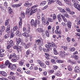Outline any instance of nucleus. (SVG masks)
Returning a JSON list of instances; mask_svg holds the SVG:
<instances>
[{"mask_svg":"<svg viewBox=\"0 0 80 80\" xmlns=\"http://www.w3.org/2000/svg\"><path fill=\"white\" fill-rule=\"evenodd\" d=\"M37 62L38 63H39V64L41 67H42V68H45L46 67V65H45V64L43 63L42 61L40 60H38Z\"/></svg>","mask_w":80,"mask_h":80,"instance_id":"7","label":"nucleus"},{"mask_svg":"<svg viewBox=\"0 0 80 80\" xmlns=\"http://www.w3.org/2000/svg\"><path fill=\"white\" fill-rule=\"evenodd\" d=\"M48 22H53V19L50 18H48Z\"/></svg>","mask_w":80,"mask_h":80,"instance_id":"38","label":"nucleus"},{"mask_svg":"<svg viewBox=\"0 0 80 80\" xmlns=\"http://www.w3.org/2000/svg\"><path fill=\"white\" fill-rule=\"evenodd\" d=\"M53 20H55L57 18V16H56V15L55 14H54L53 15L52 17Z\"/></svg>","mask_w":80,"mask_h":80,"instance_id":"49","label":"nucleus"},{"mask_svg":"<svg viewBox=\"0 0 80 80\" xmlns=\"http://www.w3.org/2000/svg\"><path fill=\"white\" fill-rule=\"evenodd\" d=\"M57 17L59 22H60L62 21V18H61V17L59 16H58Z\"/></svg>","mask_w":80,"mask_h":80,"instance_id":"42","label":"nucleus"},{"mask_svg":"<svg viewBox=\"0 0 80 80\" xmlns=\"http://www.w3.org/2000/svg\"><path fill=\"white\" fill-rule=\"evenodd\" d=\"M74 71L76 73H79L80 72V69L77 66H76L74 68Z\"/></svg>","mask_w":80,"mask_h":80,"instance_id":"16","label":"nucleus"},{"mask_svg":"<svg viewBox=\"0 0 80 80\" xmlns=\"http://www.w3.org/2000/svg\"><path fill=\"white\" fill-rule=\"evenodd\" d=\"M19 19L20 21L19 22V28H22V18L21 17H20Z\"/></svg>","mask_w":80,"mask_h":80,"instance_id":"17","label":"nucleus"},{"mask_svg":"<svg viewBox=\"0 0 80 80\" xmlns=\"http://www.w3.org/2000/svg\"><path fill=\"white\" fill-rule=\"evenodd\" d=\"M14 74H15L14 72H11L10 74V76L8 77V79L11 80H15V77L13 75Z\"/></svg>","mask_w":80,"mask_h":80,"instance_id":"4","label":"nucleus"},{"mask_svg":"<svg viewBox=\"0 0 80 80\" xmlns=\"http://www.w3.org/2000/svg\"><path fill=\"white\" fill-rule=\"evenodd\" d=\"M16 67H17V66H16V65H11L9 66V67L8 68H9L11 70H15L16 68Z\"/></svg>","mask_w":80,"mask_h":80,"instance_id":"15","label":"nucleus"},{"mask_svg":"<svg viewBox=\"0 0 80 80\" xmlns=\"http://www.w3.org/2000/svg\"><path fill=\"white\" fill-rule=\"evenodd\" d=\"M66 10L67 12H70V10L69 8L68 7H66Z\"/></svg>","mask_w":80,"mask_h":80,"instance_id":"61","label":"nucleus"},{"mask_svg":"<svg viewBox=\"0 0 80 80\" xmlns=\"http://www.w3.org/2000/svg\"><path fill=\"white\" fill-rule=\"evenodd\" d=\"M23 31L24 33L27 32V29H26V28L23 27Z\"/></svg>","mask_w":80,"mask_h":80,"instance_id":"55","label":"nucleus"},{"mask_svg":"<svg viewBox=\"0 0 80 80\" xmlns=\"http://www.w3.org/2000/svg\"><path fill=\"white\" fill-rule=\"evenodd\" d=\"M6 67V65L5 64H3L2 65H0V68H5Z\"/></svg>","mask_w":80,"mask_h":80,"instance_id":"40","label":"nucleus"},{"mask_svg":"<svg viewBox=\"0 0 80 80\" xmlns=\"http://www.w3.org/2000/svg\"><path fill=\"white\" fill-rule=\"evenodd\" d=\"M21 38H19L18 39L16 38V44L17 45H18L19 44H20V43L21 42Z\"/></svg>","mask_w":80,"mask_h":80,"instance_id":"20","label":"nucleus"},{"mask_svg":"<svg viewBox=\"0 0 80 80\" xmlns=\"http://www.w3.org/2000/svg\"><path fill=\"white\" fill-rule=\"evenodd\" d=\"M59 26H58L56 27V30L55 31V33H56V34H60L61 33V32L60 31H58V29H59Z\"/></svg>","mask_w":80,"mask_h":80,"instance_id":"12","label":"nucleus"},{"mask_svg":"<svg viewBox=\"0 0 80 80\" xmlns=\"http://www.w3.org/2000/svg\"><path fill=\"white\" fill-rule=\"evenodd\" d=\"M36 31L39 33H42L44 31L42 28H38L36 29Z\"/></svg>","mask_w":80,"mask_h":80,"instance_id":"19","label":"nucleus"},{"mask_svg":"<svg viewBox=\"0 0 80 80\" xmlns=\"http://www.w3.org/2000/svg\"><path fill=\"white\" fill-rule=\"evenodd\" d=\"M27 32L28 33H30V28H28L27 30Z\"/></svg>","mask_w":80,"mask_h":80,"instance_id":"64","label":"nucleus"},{"mask_svg":"<svg viewBox=\"0 0 80 80\" xmlns=\"http://www.w3.org/2000/svg\"><path fill=\"white\" fill-rule=\"evenodd\" d=\"M61 48H63L64 50H67V48L66 47L62 46L61 47Z\"/></svg>","mask_w":80,"mask_h":80,"instance_id":"48","label":"nucleus"},{"mask_svg":"<svg viewBox=\"0 0 80 80\" xmlns=\"http://www.w3.org/2000/svg\"><path fill=\"white\" fill-rule=\"evenodd\" d=\"M21 48V47L19 46H17V50H20L21 51L22 50V49H20Z\"/></svg>","mask_w":80,"mask_h":80,"instance_id":"52","label":"nucleus"},{"mask_svg":"<svg viewBox=\"0 0 80 80\" xmlns=\"http://www.w3.org/2000/svg\"><path fill=\"white\" fill-rule=\"evenodd\" d=\"M68 27L69 28H71L72 26V23L70 22V21H68Z\"/></svg>","mask_w":80,"mask_h":80,"instance_id":"28","label":"nucleus"},{"mask_svg":"<svg viewBox=\"0 0 80 80\" xmlns=\"http://www.w3.org/2000/svg\"><path fill=\"white\" fill-rule=\"evenodd\" d=\"M0 75H1L3 77H7V73L4 71H0Z\"/></svg>","mask_w":80,"mask_h":80,"instance_id":"10","label":"nucleus"},{"mask_svg":"<svg viewBox=\"0 0 80 80\" xmlns=\"http://www.w3.org/2000/svg\"><path fill=\"white\" fill-rule=\"evenodd\" d=\"M37 46L36 45H34V48H33V49L34 50L36 51L37 50Z\"/></svg>","mask_w":80,"mask_h":80,"instance_id":"59","label":"nucleus"},{"mask_svg":"<svg viewBox=\"0 0 80 80\" xmlns=\"http://www.w3.org/2000/svg\"><path fill=\"white\" fill-rule=\"evenodd\" d=\"M66 2V4H67L69 6H72V3L70 2V0H63Z\"/></svg>","mask_w":80,"mask_h":80,"instance_id":"14","label":"nucleus"},{"mask_svg":"<svg viewBox=\"0 0 80 80\" xmlns=\"http://www.w3.org/2000/svg\"><path fill=\"white\" fill-rule=\"evenodd\" d=\"M55 2L57 3L59 5H62V2L58 0H56L55 1Z\"/></svg>","mask_w":80,"mask_h":80,"instance_id":"27","label":"nucleus"},{"mask_svg":"<svg viewBox=\"0 0 80 80\" xmlns=\"http://www.w3.org/2000/svg\"><path fill=\"white\" fill-rule=\"evenodd\" d=\"M65 17H67V18H69V15L67 13H65L64 14Z\"/></svg>","mask_w":80,"mask_h":80,"instance_id":"58","label":"nucleus"},{"mask_svg":"<svg viewBox=\"0 0 80 80\" xmlns=\"http://www.w3.org/2000/svg\"><path fill=\"white\" fill-rule=\"evenodd\" d=\"M4 6H5V7H7V6H8V3H7V2H5L4 4Z\"/></svg>","mask_w":80,"mask_h":80,"instance_id":"63","label":"nucleus"},{"mask_svg":"<svg viewBox=\"0 0 80 80\" xmlns=\"http://www.w3.org/2000/svg\"><path fill=\"white\" fill-rule=\"evenodd\" d=\"M46 3H47V2L45 1H43L41 2V4H40V6H43V5H45V4H46Z\"/></svg>","mask_w":80,"mask_h":80,"instance_id":"30","label":"nucleus"},{"mask_svg":"<svg viewBox=\"0 0 80 80\" xmlns=\"http://www.w3.org/2000/svg\"><path fill=\"white\" fill-rule=\"evenodd\" d=\"M8 12L10 13H11L12 12V9L10 8H8Z\"/></svg>","mask_w":80,"mask_h":80,"instance_id":"46","label":"nucleus"},{"mask_svg":"<svg viewBox=\"0 0 80 80\" xmlns=\"http://www.w3.org/2000/svg\"><path fill=\"white\" fill-rule=\"evenodd\" d=\"M65 52L64 51H61L60 56L62 57H64L65 55Z\"/></svg>","mask_w":80,"mask_h":80,"instance_id":"24","label":"nucleus"},{"mask_svg":"<svg viewBox=\"0 0 80 80\" xmlns=\"http://www.w3.org/2000/svg\"><path fill=\"white\" fill-rule=\"evenodd\" d=\"M22 36L25 37L26 38H28L30 37V34L27 32L22 33Z\"/></svg>","mask_w":80,"mask_h":80,"instance_id":"13","label":"nucleus"},{"mask_svg":"<svg viewBox=\"0 0 80 80\" xmlns=\"http://www.w3.org/2000/svg\"><path fill=\"white\" fill-rule=\"evenodd\" d=\"M12 62H17V59H16V58H12Z\"/></svg>","mask_w":80,"mask_h":80,"instance_id":"44","label":"nucleus"},{"mask_svg":"<svg viewBox=\"0 0 80 80\" xmlns=\"http://www.w3.org/2000/svg\"><path fill=\"white\" fill-rule=\"evenodd\" d=\"M14 35H15L14 32H11V35L10 36V38H13L14 37Z\"/></svg>","mask_w":80,"mask_h":80,"instance_id":"39","label":"nucleus"},{"mask_svg":"<svg viewBox=\"0 0 80 80\" xmlns=\"http://www.w3.org/2000/svg\"><path fill=\"white\" fill-rule=\"evenodd\" d=\"M62 75L60 72H58L56 73V75L58 76V77H61Z\"/></svg>","mask_w":80,"mask_h":80,"instance_id":"29","label":"nucleus"},{"mask_svg":"<svg viewBox=\"0 0 80 80\" xmlns=\"http://www.w3.org/2000/svg\"><path fill=\"white\" fill-rule=\"evenodd\" d=\"M58 15L60 17H62V19H63V18H65V15H62V14L61 13H59L58 14Z\"/></svg>","mask_w":80,"mask_h":80,"instance_id":"37","label":"nucleus"},{"mask_svg":"<svg viewBox=\"0 0 80 80\" xmlns=\"http://www.w3.org/2000/svg\"><path fill=\"white\" fill-rule=\"evenodd\" d=\"M69 50L70 52H74L75 50V48L73 47L70 48H69Z\"/></svg>","mask_w":80,"mask_h":80,"instance_id":"33","label":"nucleus"},{"mask_svg":"<svg viewBox=\"0 0 80 80\" xmlns=\"http://www.w3.org/2000/svg\"><path fill=\"white\" fill-rule=\"evenodd\" d=\"M49 73H54V70H50L49 71Z\"/></svg>","mask_w":80,"mask_h":80,"instance_id":"57","label":"nucleus"},{"mask_svg":"<svg viewBox=\"0 0 80 80\" xmlns=\"http://www.w3.org/2000/svg\"><path fill=\"white\" fill-rule=\"evenodd\" d=\"M24 64V61H23V60H22L20 61L19 63V65H21V66H22V65H23Z\"/></svg>","mask_w":80,"mask_h":80,"instance_id":"34","label":"nucleus"},{"mask_svg":"<svg viewBox=\"0 0 80 80\" xmlns=\"http://www.w3.org/2000/svg\"><path fill=\"white\" fill-rule=\"evenodd\" d=\"M68 70L69 71H72V68H71V66H68Z\"/></svg>","mask_w":80,"mask_h":80,"instance_id":"45","label":"nucleus"},{"mask_svg":"<svg viewBox=\"0 0 80 80\" xmlns=\"http://www.w3.org/2000/svg\"><path fill=\"white\" fill-rule=\"evenodd\" d=\"M42 20L43 25H46V20L44 18V14H42Z\"/></svg>","mask_w":80,"mask_h":80,"instance_id":"8","label":"nucleus"},{"mask_svg":"<svg viewBox=\"0 0 80 80\" xmlns=\"http://www.w3.org/2000/svg\"><path fill=\"white\" fill-rule=\"evenodd\" d=\"M48 5H50V4H51V3H52L55 2V1L53 0H48Z\"/></svg>","mask_w":80,"mask_h":80,"instance_id":"35","label":"nucleus"},{"mask_svg":"<svg viewBox=\"0 0 80 80\" xmlns=\"http://www.w3.org/2000/svg\"><path fill=\"white\" fill-rule=\"evenodd\" d=\"M37 20L36 19L34 22V20L32 19L31 21V24L32 27L34 26L35 27L37 26Z\"/></svg>","mask_w":80,"mask_h":80,"instance_id":"6","label":"nucleus"},{"mask_svg":"<svg viewBox=\"0 0 80 80\" xmlns=\"http://www.w3.org/2000/svg\"><path fill=\"white\" fill-rule=\"evenodd\" d=\"M37 7H38V5H36L32 7L31 10H30V8L28 7L26 10V15L28 14V15H33V14L37 12V8H35Z\"/></svg>","mask_w":80,"mask_h":80,"instance_id":"2","label":"nucleus"},{"mask_svg":"<svg viewBox=\"0 0 80 80\" xmlns=\"http://www.w3.org/2000/svg\"><path fill=\"white\" fill-rule=\"evenodd\" d=\"M48 7V5H47L46 6H45L43 8H42V10H45V9L47 8Z\"/></svg>","mask_w":80,"mask_h":80,"instance_id":"62","label":"nucleus"},{"mask_svg":"<svg viewBox=\"0 0 80 80\" xmlns=\"http://www.w3.org/2000/svg\"><path fill=\"white\" fill-rule=\"evenodd\" d=\"M30 53H31V51H30V50H28L26 52V55H28L30 54Z\"/></svg>","mask_w":80,"mask_h":80,"instance_id":"41","label":"nucleus"},{"mask_svg":"<svg viewBox=\"0 0 80 80\" xmlns=\"http://www.w3.org/2000/svg\"><path fill=\"white\" fill-rule=\"evenodd\" d=\"M5 65H6V67L8 66V68L10 67V66L12 65V63L10 62V61L8 60H7L5 62Z\"/></svg>","mask_w":80,"mask_h":80,"instance_id":"11","label":"nucleus"},{"mask_svg":"<svg viewBox=\"0 0 80 80\" xmlns=\"http://www.w3.org/2000/svg\"><path fill=\"white\" fill-rule=\"evenodd\" d=\"M48 44H45V47L47 48V51L48 52L49 50H52V47H54V48L53 49L54 53V55H57L58 54V52L56 50V49L57 48V45L54 43L52 42V43L49 42L48 43Z\"/></svg>","mask_w":80,"mask_h":80,"instance_id":"1","label":"nucleus"},{"mask_svg":"<svg viewBox=\"0 0 80 80\" xmlns=\"http://www.w3.org/2000/svg\"><path fill=\"white\" fill-rule=\"evenodd\" d=\"M45 33L47 37H50V31L49 30H46L45 31Z\"/></svg>","mask_w":80,"mask_h":80,"instance_id":"21","label":"nucleus"},{"mask_svg":"<svg viewBox=\"0 0 80 80\" xmlns=\"http://www.w3.org/2000/svg\"><path fill=\"white\" fill-rule=\"evenodd\" d=\"M57 8L58 10H59L60 12H63V13H66V11H65V10L62 8L60 7H58Z\"/></svg>","mask_w":80,"mask_h":80,"instance_id":"18","label":"nucleus"},{"mask_svg":"<svg viewBox=\"0 0 80 80\" xmlns=\"http://www.w3.org/2000/svg\"><path fill=\"white\" fill-rule=\"evenodd\" d=\"M38 16L37 18L38 19H39V20H40V14L39 13L38 14Z\"/></svg>","mask_w":80,"mask_h":80,"instance_id":"60","label":"nucleus"},{"mask_svg":"<svg viewBox=\"0 0 80 80\" xmlns=\"http://www.w3.org/2000/svg\"><path fill=\"white\" fill-rule=\"evenodd\" d=\"M0 8H1L2 11L5 12V8L3 6H2V4H0Z\"/></svg>","mask_w":80,"mask_h":80,"instance_id":"23","label":"nucleus"},{"mask_svg":"<svg viewBox=\"0 0 80 80\" xmlns=\"http://www.w3.org/2000/svg\"><path fill=\"white\" fill-rule=\"evenodd\" d=\"M17 70V71H18V72H19L20 73H22V72H23V70H22V68H18Z\"/></svg>","mask_w":80,"mask_h":80,"instance_id":"32","label":"nucleus"},{"mask_svg":"<svg viewBox=\"0 0 80 80\" xmlns=\"http://www.w3.org/2000/svg\"><path fill=\"white\" fill-rule=\"evenodd\" d=\"M72 58H74V59L77 60L78 59V56L77 55H72Z\"/></svg>","mask_w":80,"mask_h":80,"instance_id":"26","label":"nucleus"},{"mask_svg":"<svg viewBox=\"0 0 80 80\" xmlns=\"http://www.w3.org/2000/svg\"><path fill=\"white\" fill-rule=\"evenodd\" d=\"M13 45V42L12 40H11L9 43L8 44V46L7 47V48L8 49H9Z\"/></svg>","mask_w":80,"mask_h":80,"instance_id":"9","label":"nucleus"},{"mask_svg":"<svg viewBox=\"0 0 80 80\" xmlns=\"http://www.w3.org/2000/svg\"><path fill=\"white\" fill-rule=\"evenodd\" d=\"M51 62L53 63V64H55L56 62H55V60L54 59H52L51 60Z\"/></svg>","mask_w":80,"mask_h":80,"instance_id":"51","label":"nucleus"},{"mask_svg":"<svg viewBox=\"0 0 80 80\" xmlns=\"http://www.w3.org/2000/svg\"><path fill=\"white\" fill-rule=\"evenodd\" d=\"M16 34L17 35V36H18L19 37L21 36L22 35V34L20 32L18 31H17L16 32Z\"/></svg>","mask_w":80,"mask_h":80,"instance_id":"25","label":"nucleus"},{"mask_svg":"<svg viewBox=\"0 0 80 80\" xmlns=\"http://www.w3.org/2000/svg\"><path fill=\"white\" fill-rule=\"evenodd\" d=\"M57 62L58 63H63V61H62V60H57Z\"/></svg>","mask_w":80,"mask_h":80,"instance_id":"56","label":"nucleus"},{"mask_svg":"<svg viewBox=\"0 0 80 80\" xmlns=\"http://www.w3.org/2000/svg\"><path fill=\"white\" fill-rule=\"evenodd\" d=\"M1 30L2 32H3L5 31V27L2 26L1 28Z\"/></svg>","mask_w":80,"mask_h":80,"instance_id":"43","label":"nucleus"},{"mask_svg":"<svg viewBox=\"0 0 80 80\" xmlns=\"http://www.w3.org/2000/svg\"><path fill=\"white\" fill-rule=\"evenodd\" d=\"M72 1L74 4V5L75 8L80 12V6L78 5V3H77V0H72Z\"/></svg>","mask_w":80,"mask_h":80,"instance_id":"3","label":"nucleus"},{"mask_svg":"<svg viewBox=\"0 0 80 80\" xmlns=\"http://www.w3.org/2000/svg\"><path fill=\"white\" fill-rule=\"evenodd\" d=\"M67 40L68 42H70L71 40L70 38L69 37H67Z\"/></svg>","mask_w":80,"mask_h":80,"instance_id":"54","label":"nucleus"},{"mask_svg":"<svg viewBox=\"0 0 80 80\" xmlns=\"http://www.w3.org/2000/svg\"><path fill=\"white\" fill-rule=\"evenodd\" d=\"M22 45V46H23L26 49H27V48H28L29 47H30V45L32 44L31 43H29L27 44L26 45V44L25 42H21Z\"/></svg>","mask_w":80,"mask_h":80,"instance_id":"5","label":"nucleus"},{"mask_svg":"<svg viewBox=\"0 0 80 80\" xmlns=\"http://www.w3.org/2000/svg\"><path fill=\"white\" fill-rule=\"evenodd\" d=\"M22 5L21 3H20L18 4H14L12 5V7H20L21 6V5Z\"/></svg>","mask_w":80,"mask_h":80,"instance_id":"22","label":"nucleus"},{"mask_svg":"<svg viewBox=\"0 0 80 80\" xmlns=\"http://www.w3.org/2000/svg\"><path fill=\"white\" fill-rule=\"evenodd\" d=\"M0 80H9L6 78H0Z\"/></svg>","mask_w":80,"mask_h":80,"instance_id":"47","label":"nucleus"},{"mask_svg":"<svg viewBox=\"0 0 80 80\" xmlns=\"http://www.w3.org/2000/svg\"><path fill=\"white\" fill-rule=\"evenodd\" d=\"M21 17H22V18H24L25 17V13L22 12L21 13Z\"/></svg>","mask_w":80,"mask_h":80,"instance_id":"36","label":"nucleus"},{"mask_svg":"<svg viewBox=\"0 0 80 80\" xmlns=\"http://www.w3.org/2000/svg\"><path fill=\"white\" fill-rule=\"evenodd\" d=\"M10 28H7V29H6V30H7V33H10Z\"/></svg>","mask_w":80,"mask_h":80,"instance_id":"50","label":"nucleus"},{"mask_svg":"<svg viewBox=\"0 0 80 80\" xmlns=\"http://www.w3.org/2000/svg\"><path fill=\"white\" fill-rule=\"evenodd\" d=\"M10 21V20L9 19H7L5 22V26H7V25H8V24L9 23V22Z\"/></svg>","mask_w":80,"mask_h":80,"instance_id":"31","label":"nucleus"},{"mask_svg":"<svg viewBox=\"0 0 80 80\" xmlns=\"http://www.w3.org/2000/svg\"><path fill=\"white\" fill-rule=\"evenodd\" d=\"M17 28H18V27L17 26L14 27L13 28V31H17Z\"/></svg>","mask_w":80,"mask_h":80,"instance_id":"53","label":"nucleus"}]
</instances>
